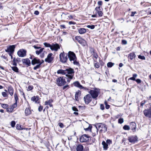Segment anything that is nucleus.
<instances>
[{"instance_id":"nucleus-1","label":"nucleus","mask_w":151,"mask_h":151,"mask_svg":"<svg viewBox=\"0 0 151 151\" xmlns=\"http://www.w3.org/2000/svg\"><path fill=\"white\" fill-rule=\"evenodd\" d=\"M100 91V90L96 88H95L93 90L91 89L88 91V93L93 99L92 102L91 103V106H94L97 103L96 98L98 96Z\"/></svg>"},{"instance_id":"nucleus-2","label":"nucleus","mask_w":151,"mask_h":151,"mask_svg":"<svg viewBox=\"0 0 151 151\" xmlns=\"http://www.w3.org/2000/svg\"><path fill=\"white\" fill-rule=\"evenodd\" d=\"M67 55L69 60L74 65H78L79 62L77 61V58L76 54L73 52L69 51L67 53Z\"/></svg>"},{"instance_id":"nucleus-3","label":"nucleus","mask_w":151,"mask_h":151,"mask_svg":"<svg viewBox=\"0 0 151 151\" xmlns=\"http://www.w3.org/2000/svg\"><path fill=\"white\" fill-rule=\"evenodd\" d=\"M65 76L67 78V81L69 83L74 76L75 72L74 70L71 68H69L65 70Z\"/></svg>"},{"instance_id":"nucleus-4","label":"nucleus","mask_w":151,"mask_h":151,"mask_svg":"<svg viewBox=\"0 0 151 151\" xmlns=\"http://www.w3.org/2000/svg\"><path fill=\"white\" fill-rule=\"evenodd\" d=\"M96 129H100V132H105L107 130V128L105 124L102 123H97L94 125Z\"/></svg>"},{"instance_id":"nucleus-5","label":"nucleus","mask_w":151,"mask_h":151,"mask_svg":"<svg viewBox=\"0 0 151 151\" xmlns=\"http://www.w3.org/2000/svg\"><path fill=\"white\" fill-rule=\"evenodd\" d=\"M65 77L60 76L56 79V84L58 86H64L66 83Z\"/></svg>"},{"instance_id":"nucleus-6","label":"nucleus","mask_w":151,"mask_h":151,"mask_svg":"<svg viewBox=\"0 0 151 151\" xmlns=\"http://www.w3.org/2000/svg\"><path fill=\"white\" fill-rule=\"evenodd\" d=\"M60 61L63 63H65L67 62L68 58L67 54H65L64 52H61L59 55Z\"/></svg>"},{"instance_id":"nucleus-7","label":"nucleus","mask_w":151,"mask_h":151,"mask_svg":"<svg viewBox=\"0 0 151 151\" xmlns=\"http://www.w3.org/2000/svg\"><path fill=\"white\" fill-rule=\"evenodd\" d=\"M93 98L90 94H88L85 96L83 98L85 103L86 104H88L92 100Z\"/></svg>"},{"instance_id":"nucleus-8","label":"nucleus","mask_w":151,"mask_h":151,"mask_svg":"<svg viewBox=\"0 0 151 151\" xmlns=\"http://www.w3.org/2000/svg\"><path fill=\"white\" fill-rule=\"evenodd\" d=\"M143 113L146 117L151 118V106L149 109L144 110Z\"/></svg>"},{"instance_id":"nucleus-9","label":"nucleus","mask_w":151,"mask_h":151,"mask_svg":"<svg viewBox=\"0 0 151 151\" xmlns=\"http://www.w3.org/2000/svg\"><path fill=\"white\" fill-rule=\"evenodd\" d=\"M90 137L88 135L84 134H83L80 138V140L81 142H84L89 141V138Z\"/></svg>"},{"instance_id":"nucleus-10","label":"nucleus","mask_w":151,"mask_h":151,"mask_svg":"<svg viewBox=\"0 0 151 151\" xmlns=\"http://www.w3.org/2000/svg\"><path fill=\"white\" fill-rule=\"evenodd\" d=\"M52 55L53 54L52 53L49 54L47 58L45 59V61L49 63H52L54 59V57Z\"/></svg>"},{"instance_id":"nucleus-11","label":"nucleus","mask_w":151,"mask_h":151,"mask_svg":"<svg viewBox=\"0 0 151 151\" xmlns=\"http://www.w3.org/2000/svg\"><path fill=\"white\" fill-rule=\"evenodd\" d=\"M27 51L26 50L22 49H20L17 52V55L20 57H24L26 55Z\"/></svg>"},{"instance_id":"nucleus-12","label":"nucleus","mask_w":151,"mask_h":151,"mask_svg":"<svg viewBox=\"0 0 151 151\" xmlns=\"http://www.w3.org/2000/svg\"><path fill=\"white\" fill-rule=\"evenodd\" d=\"M138 138L137 136H131L128 137V140L129 142L134 143L137 142Z\"/></svg>"},{"instance_id":"nucleus-13","label":"nucleus","mask_w":151,"mask_h":151,"mask_svg":"<svg viewBox=\"0 0 151 151\" xmlns=\"http://www.w3.org/2000/svg\"><path fill=\"white\" fill-rule=\"evenodd\" d=\"M60 46L58 43H52L51 45V50H54L55 51H57L58 49H60Z\"/></svg>"},{"instance_id":"nucleus-14","label":"nucleus","mask_w":151,"mask_h":151,"mask_svg":"<svg viewBox=\"0 0 151 151\" xmlns=\"http://www.w3.org/2000/svg\"><path fill=\"white\" fill-rule=\"evenodd\" d=\"M95 11L96 12V14H98L99 17H101L102 16L103 13L102 10H101L100 9V6L96 7L95 9Z\"/></svg>"},{"instance_id":"nucleus-15","label":"nucleus","mask_w":151,"mask_h":151,"mask_svg":"<svg viewBox=\"0 0 151 151\" xmlns=\"http://www.w3.org/2000/svg\"><path fill=\"white\" fill-rule=\"evenodd\" d=\"M22 62L24 65H27V66H29L31 64L30 61L28 58L23 59H22Z\"/></svg>"},{"instance_id":"nucleus-16","label":"nucleus","mask_w":151,"mask_h":151,"mask_svg":"<svg viewBox=\"0 0 151 151\" xmlns=\"http://www.w3.org/2000/svg\"><path fill=\"white\" fill-rule=\"evenodd\" d=\"M15 47V46L14 45H9L7 49L5 50V51L6 52H10L14 53Z\"/></svg>"},{"instance_id":"nucleus-17","label":"nucleus","mask_w":151,"mask_h":151,"mask_svg":"<svg viewBox=\"0 0 151 151\" xmlns=\"http://www.w3.org/2000/svg\"><path fill=\"white\" fill-rule=\"evenodd\" d=\"M32 64L33 65H34L36 64H40V60L37 58H35L32 60Z\"/></svg>"},{"instance_id":"nucleus-18","label":"nucleus","mask_w":151,"mask_h":151,"mask_svg":"<svg viewBox=\"0 0 151 151\" xmlns=\"http://www.w3.org/2000/svg\"><path fill=\"white\" fill-rule=\"evenodd\" d=\"M130 126L132 129V130H133V132L135 131L136 124L134 122H131L130 124Z\"/></svg>"},{"instance_id":"nucleus-19","label":"nucleus","mask_w":151,"mask_h":151,"mask_svg":"<svg viewBox=\"0 0 151 151\" xmlns=\"http://www.w3.org/2000/svg\"><path fill=\"white\" fill-rule=\"evenodd\" d=\"M73 84L74 86L81 89H82V88H83V86L78 81H76L74 82L73 83Z\"/></svg>"},{"instance_id":"nucleus-20","label":"nucleus","mask_w":151,"mask_h":151,"mask_svg":"<svg viewBox=\"0 0 151 151\" xmlns=\"http://www.w3.org/2000/svg\"><path fill=\"white\" fill-rule=\"evenodd\" d=\"M78 33L81 34H84L86 32V29L84 28H78Z\"/></svg>"},{"instance_id":"nucleus-21","label":"nucleus","mask_w":151,"mask_h":151,"mask_svg":"<svg viewBox=\"0 0 151 151\" xmlns=\"http://www.w3.org/2000/svg\"><path fill=\"white\" fill-rule=\"evenodd\" d=\"M8 90L9 94L11 96H12L14 94V89L12 87L10 86L8 87Z\"/></svg>"},{"instance_id":"nucleus-22","label":"nucleus","mask_w":151,"mask_h":151,"mask_svg":"<svg viewBox=\"0 0 151 151\" xmlns=\"http://www.w3.org/2000/svg\"><path fill=\"white\" fill-rule=\"evenodd\" d=\"M136 55L134 52H131L128 55V58H129L131 60L135 58L136 57Z\"/></svg>"},{"instance_id":"nucleus-23","label":"nucleus","mask_w":151,"mask_h":151,"mask_svg":"<svg viewBox=\"0 0 151 151\" xmlns=\"http://www.w3.org/2000/svg\"><path fill=\"white\" fill-rule=\"evenodd\" d=\"M52 101H53L52 99H50L48 101H46L45 102V105H48L50 107L52 108V105L51 104Z\"/></svg>"},{"instance_id":"nucleus-24","label":"nucleus","mask_w":151,"mask_h":151,"mask_svg":"<svg viewBox=\"0 0 151 151\" xmlns=\"http://www.w3.org/2000/svg\"><path fill=\"white\" fill-rule=\"evenodd\" d=\"M76 151H83V147L81 145H78L76 147Z\"/></svg>"},{"instance_id":"nucleus-25","label":"nucleus","mask_w":151,"mask_h":151,"mask_svg":"<svg viewBox=\"0 0 151 151\" xmlns=\"http://www.w3.org/2000/svg\"><path fill=\"white\" fill-rule=\"evenodd\" d=\"M102 144L103 145V148L104 150H106L108 148V145L106 143L105 141H103L102 143Z\"/></svg>"},{"instance_id":"nucleus-26","label":"nucleus","mask_w":151,"mask_h":151,"mask_svg":"<svg viewBox=\"0 0 151 151\" xmlns=\"http://www.w3.org/2000/svg\"><path fill=\"white\" fill-rule=\"evenodd\" d=\"M31 100L35 102V103H37L39 100V96H34L31 98Z\"/></svg>"},{"instance_id":"nucleus-27","label":"nucleus","mask_w":151,"mask_h":151,"mask_svg":"<svg viewBox=\"0 0 151 151\" xmlns=\"http://www.w3.org/2000/svg\"><path fill=\"white\" fill-rule=\"evenodd\" d=\"M57 73L58 74H60L62 75H65V70L60 69L57 71Z\"/></svg>"},{"instance_id":"nucleus-28","label":"nucleus","mask_w":151,"mask_h":151,"mask_svg":"<svg viewBox=\"0 0 151 151\" xmlns=\"http://www.w3.org/2000/svg\"><path fill=\"white\" fill-rule=\"evenodd\" d=\"M31 111L29 108H27L25 111V113L26 116H27L31 114Z\"/></svg>"},{"instance_id":"nucleus-29","label":"nucleus","mask_w":151,"mask_h":151,"mask_svg":"<svg viewBox=\"0 0 151 151\" xmlns=\"http://www.w3.org/2000/svg\"><path fill=\"white\" fill-rule=\"evenodd\" d=\"M81 92L79 90L75 94V98L76 100H77L78 99V96L79 94H81Z\"/></svg>"},{"instance_id":"nucleus-30","label":"nucleus","mask_w":151,"mask_h":151,"mask_svg":"<svg viewBox=\"0 0 151 151\" xmlns=\"http://www.w3.org/2000/svg\"><path fill=\"white\" fill-rule=\"evenodd\" d=\"M80 44L83 46H85L86 45L87 43L86 41L83 38Z\"/></svg>"},{"instance_id":"nucleus-31","label":"nucleus","mask_w":151,"mask_h":151,"mask_svg":"<svg viewBox=\"0 0 151 151\" xmlns=\"http://www.w3.org/2000/svg\"><path fill=\"white\" fill-rule=\"evenodd\" d=\"M83 38L79 36H77L75 37V39L78 41V42L80 43L82 40Z\"/></svg>"},{"instance_id":"nucleus-32","label":"nucleus","mask_w":151,"mask_h":151,"mask_svg":"<svg viewBox=\"0 0 151 151\" xmlns=\"http://www.w3.org/2000/svg\"><path fill=\"white\" fill-rule=\"evenodd\" d=\"M83 38L79 36H77L75 37V39L78 41V42L80 43L82 40Z\"/></svg>"},{"instance_id":"nucleus-33","label":"nucleus","mask_w":151,"mask_h":151,"mask_svg":"<svg viewBox=\"0 0 151 151\" xmlns=\"http://www.w3.org/2000/svg\"><path fill=\"white\" fill-rule=\"evenodd\" d=\"M11 68L14 71L16 72H19V69L16 66L11 67Z\"/></svg>"},{"instance_id":"nucleus-34","label":"nucleus","mask_w":151,"mask_h":151,"mask_svg":"<svg viewBox=\"0 0 151 151\" xmlns=\"http://www.w3.org/2000/svg\"><path fill=\"white\" fill-rule=\"evenodd\" d=\"M14 98L15 100V102L17 103L19 99L17 94L16 93H15L14 94Z\"/></svg>"},{"instance_id":"nucleus-35","label":"nucleus","mask_w":151,"mask_h":151,"mask_svg":"<svg viewBox=\"0 0 151 151\" xmlns=\"http://www.w3.org/2000/svg\"><path fill=\"white\" fill-rule=\"evenodd\" d=\"M16 128L18 130H22L23 129L21 125L19 124H17L16 126Z\"/></svg>"},{"instance_id":"nucleus-36","label":"nucleus","mask_w":151,"mask_h":151,"mask_svg":"<svg viewBox=\"0 0 151 151\" xmlns=\"http://www.w3.org/2000/svg\"><path fill=\"white\" fill-rule=\"evenodd\" d=\"M44 49V48H42L40 49L39 50H36L35 52L36 54L37 55H39L42 52Z\"/></svg>"},{"instance_id":"nucleus-37","label":"nucleus","mask_w":151,"mask_h":151,"mask_svg":"<svg viewBox=\"0 0 151 151\" xmlns=\"http://www.w3.org/2000/svg\"><path fill=\"white\" fill-rule=\"evenodd\" d=\"M43 45L46 47H50V49H51V45H50L49 43L47 42H44L43 43Z\"/></svg>"},{"instance_id":"nucleus-38","label":"nucleus","mask_w":151,"mask_h":151,"mask_svg":"<svg viewBox=\"0 0 151 151\" xmlns=\"http://www.w3.org/2000/svg\"><path fill=\"white\" fill-rule=\"evenodd\" d=\"M123 129L125 130H129L130 129V127L128 125H125L123 127Z\"/></svg>"},{"instance_id":"nucleus-39","label":"nucleus","mask_w":151,"mask_h":151,"mask_svg":"<svg viewBox=\"0 0 151 151\" xmlns=\"http://www.w3.org/2000/svg\"><path fill=\"white\" fill-rule=\"evenodd\" d=\"M114 65V63L112 62H109L107 63V66L108 68L111 67Z\"/></svg>"},{"instance_id":"nucleus-40","label":"nucleus","mask_w":151,"mask_h":151,"mask_svg":"<svg viewBox=\"0 0 151 151\" xmlns=\"http://www.w3.org/2000/svg\"><path fill=\"white\" fill-rule=\"evenodd\" d=\"M1 106L4 109H6L8 107L9 105L7 104H1Z\"/></svg>"},{"instance_id":"nucleus-41","label":"nucleus","mask_w":151,"mask_h":151,"mask_svg":"<svg viewBox=\"0 0 151 151\" xmlns=\"http://www.w3.org/2000/svg\"><path fill=\"white\" fill-rule=\"evenodd\" d=\"M13 110V108H12L11 107L10 108H6V111L8 112H12Z\"/></svg>"},{"instance_id":"nucleus-42","label":"nucleus","mask_w":151,"mask_h":151,"mask_svg":"<svg viewBox=\"0 0 151 151\" xmlns=\"http://www.w3.org/2000/svg\"><path fill=\"white\" fill-rule=\"evenodd\" d=\"M87 27L89 28H90L91 29H93L95 28V25H88L87 26Z\"/></svg>"},{"instance_id":"nucleus-43","label":"nucleus","mask_w":151,"mask_h":151,"mask_svg":"<svg viewBox=\"0 0 151 151\" xmlns=\"http://www.w3.org/2000/svg\"><path fill=\"white\" fill-rule=\"evenodd\" d=\"M138 58L143 60H145V57L144 56H142L140 55L138 56Z\"/></svg>"},{"instance_id":"nucleus-44","label":"nucleus","mask_w":151,"mask_h":151,"mask_svg":"<svg viewBox=\"0 0 151 151\" xmlns=\"http://www.w3.org/2000/svg\"><path fill=\"white\" fill-rule=\"evenodd\" d=\"M41 65L40 64H38L37 65H36V66H35L34 68L33 69L34 70H36L37 69L39 68L40 67Z\"/></svg>"},{"instance_id":"nucleus-45","label":"nucleus","mask_w":151,"mask_h":151,"mask_svg":"<svg viewBox=\"0 0 151 151\" xmlns=\"http://www.w3.org/2000/svg\"><path fill=\"white\" fill-rule=\"evenodd\" d=\"M98 133V130L96 129V132H93L92 134V136L93 137L95 136Z\"/></svg>"},{"instance_id":"nucleus-46","label":"nucleus","mask_w":151,"mask_h":151,"mask_svg":"<svg viewBox=\"0 0 151 151\" xmlns=\"http://www.w3.org/2000/svg\"><path fill=\"white\" fill-rule=\"evenodd\" d=\"M16 124L15 122L14 121H12L11 122V126L12 127H14Z\"/></svg>"},{"instance_id":"nucleus-47","label":"nucleus","mask_w":151,"mask_h":151,"mask_svg":"<svg viewBox=\"0 0 151 151\" xmlns=\"http://www.w3.org/2000/svg\"><path fill=\"white\" fill-rule=\"evenodd\" d=\"M124 122V119L122 118H120L118 120V122L119 123L121 124Z\"/></svg>"},{"instance_id":"nucleus-48","label":"nucleus","mask_w":151,"mask_h":151,"mask_svg":"<svg viewBox=\"0 0 151 151\" xmlns=\"http://www.w3.org/2000/svg\"><path fill=\"white\" fill-rule=\"evenodd\" d=\"M106 142L108 144V145H109L112 143V141L110 139H107L106 140Z\"/></svg>"},{"instance_id":"nucleus-49","label":"nucleus","mask_w":151,"mask_h":151,"mask_svg":"<svg viewBox=\"0 0 151 151\" xmlns=\"http://www.w3.org/2000/svg\"><path fill=\"white\" fill-rule=\"evenodd\" d=\"M69 86L68 85H66L63 86V90H67L69 88Z\"/></svg>"},{"instance_id":"nucleus-50","label":"nucleus","mask_w":151,"mask_h":151,"mask_svg":"<svg viewBox=\"0 0 151 151\" xmlns=\"http://www.w3.org/2000/svg\"><path fill=\"white\" fill-rule=\"evenodd\" d=\"M105 104V108L106 109H108L110 107V105L107 104V103L106 101L104 102Z\"/></svg>"},{"instance_id":"nucleus-51","label":"nucleus","mask_w":151,"mask_h":151,"mask_svg":"<svg viewBox=\"0 0 151 151\" xmlns=\"http://www.w3.org/2000/svg\"><path fill=\"white\" fill-rule=\"evenodd\" d=\"M93 55V57L95 58L96 60L98 56L97 54L96 53L94 52Z\"/></svg>"},{"instance_id":"nucleus-52","label":"nucleus","mask_w":151,"mask_h":151,"mask_svg":"<svg viewBox=\"0 0 151 151\" xmlns=\"http://www.w3.org/2000/svg\"><path fill=\"white\" fill-rule=\"evenodd\" d=\"M17 103L15 102L12 105L11 107L12 108H13V109L14 108H16L17 106Z\"/></svg>"},{"instance_id":"nucleus-53","label":"nucleus","mask_w":151,"mask_h":151,"mask_svg":"<svg viewBox=\"0 0 151 151\" xmlns=\"http://www.w3.org/2000/svg\"><path fill=\"white\" fill-rule=\"evenodd\" d=\"M92 127L91 126L89 125L88 128L85 129V130L86 131L90 130V131H91V128H92Z\"/></svg>"},{"instance_id":"nucleus-54","label":"nucleus","mask_w":151,"mask_h":151,"mask_svg":"<svg viewBox=\"0 0 151 151\" xmlns=\"http://www.w3.org/2000/svg\"><path fill=\"white\" fill-rule=\"evenodd\" d=\"M94 66L96 68H99L100 65L99 63H96L94 64Z\"/></svg>"},{"instance_id":"nucleus-55","label":"nucleus","mask_w":151,"mask_h":151,"mask_svg":"<svg viewBox=\"0 0 151 151\" xmlns=\"http://www.w3.org/2000/svg\"><path fill=\"white\" fill-rule=\"evenodd\" d=\"M72 110L74 111H78V110L75 106H73L72 108Z\"/></svg>"},{"instance_id":"nucleus-56","label":"nucleus","mask_w":151,"mask_h":151,"mask_svg":"<svg viewBox=\"0 0 151 151\" xmlns=\"http://www.w3.org/2000/svg\"><path fill=\"white\" fill-rule=\"evenodd\" d=\"M2 95L4 97H6L7 96V95L6 93L4 92H3L2 93Z\"/></svg>"},{"instance_id":"nucleus-57","label":"nucleus","mask_w":151,"mask_h":151,"mask_svg":"<svg viewBox=\"0 0 151 151\" xmlns=\"http://www.w3.org/2000/svg\"><path fill=\"white\" fill-rule=\"evenodd\" d=\"M58 125L61 128H63L64 127L63 124L61 122H59L58 123Z\"/></svg>"},{"instance_id":"nucleus-58","label":"nucleus","mask_w":151,"mask_h":151,"mask_svg":"<svg viewBox=\"0 0 151 151\" xmlns=\"http://www.w3.org/2000/svg\"><path fill=\"white\" fill-rule=\"evenodd\" d=\"M43 109V106H40L38 109V110L39 111H41Z\"/></svg>"},{"instance_id":"nucleus-59","label":"nucleus","mask_w":151,"mask_h":151,"mask_svg":"<svg viewBox=\"0 0 151 151\" xmlns=\"http://www.w3.org/2000/svg\"><path fill=\"white\" fill-rule=\"evenodd\" d=\"M146 102V101L145 100L142 101L141 103L140 106H143Z\"/></svg>"},{"instance_id":"nucleus-60","label":"nucleus","mask_w":151,"mask_h":151,"mask_svg":"<svg viewBox=\"0 0 151 151\" xmlns=\"http://www.w3.org/2000/svg\"><path fill=\"white\" fill-rule=\"evenodd\" d=\"M100 108L101 110H103L104 109V106L103 104H101L100 106Z\"/></svg>"},{"instance_id":"nucleus-61","label":"nucleus","mask_w":151,"mask_h":151,"mask_svg":"<svg viewBox=\"0 0 151 151\" xmlns=\"http://www.w3.org/2000/svg\"><path fill=\"white\" fill-rule=\"evenodd\" d=\"M33 87L32 86H29L28 87V90L31 91L33 89Z\"/></svg>"},{"instance_id":"nucleus-62","label":"nucleus","mask_w":151,"mask_h":151,"mask_svg":"<svg viewBox=\"0 0 151 151\" xmlns=\"http://www.w3.org/2000/svg\"><path fill=\"white\" fill-rule=\"evenodd\" d=\"M122 43L123 44L126 45L127 43V41L125 40H122Z\"/></svg>"},{"instance_id":"nucleus-63","label":"nucleus","mask_w":151,"mask_h":151,"mask_svg":"<svg viewBox=\"0 0 151 151\" xmlns=\"http://www.w3.org/2000/svg\"><path fill=\"white\" fill-rule=\"evenodd\" d=\"M135 81L138 83H140L141 81V80L139 79H135Z\"/></svg>"},{"instance_id":"nucleus-64","label":"nucleus","mask_w":151,"mask_h":151,"mask_svg":"<svg viewBox=\"0 0 151 151\" xmlns=\"http://www.w3.org/2000/svg\"><path fill=\"white\" fill-rule=\"evenodd\" d=\"M137 13L136 12H132L131 13V16L132 17H133L134 16L135 14Z\"/></svg>"}]
</instances>
